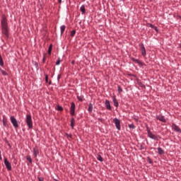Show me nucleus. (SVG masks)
<instances>
[{
	"mask_svg": "<svg viewBox=\"0 0 181 181\" xmlns=\"http://www.w3.org/2000/svg\"><path fill=\"white\" fill-rule=\"evenodd\" d=\"M60 62H62V61L60 60V59H59L57 60V62H56L57 66H59V64H60Z\"/></svg>",
	"mask_w": 181,
	"mask_h": 181,
	"instance_id": "32",
	"label": "nucleus"
},
{
	"mask_svg": "<svg viewBox=\"0 0 181 181\" xmlns=\"http://www.w3.org/2000/svg\"><path fill=\"white\" fill-rule=\"evenodd\" d=\"M129 128H132V129H135V126L134 124H129Z\"/></svg>",
	"mask_w": 181,
	"mask_h": 181,
	"instance_id": "30",
	"label": "nucleus"
},
{
	"mask_svg": "<svg viewBox=\"0 0 181 181\" xmlns=\"http://www.w3.org/2000/svg\"><path fill=\"white\" fill-rule=\"evenodd\" d=\"M74 35H76V30H74L71 32V36L73 37V36H74Z\"/></svg>",
	"mask_w": 181,
	"mask_h": 181,
	"instance_id": "25",
	"label": "nucleus"
},
{
	"mask_svg": "<svg viewBox=\"0 0 181 181\" xmlns=\"http://www.w3.org/2000/svg\"><path fill=\"white\" fill-rule=\"evenodd\" d=\"M74 123H75L74 117H72L71 120V127L72 129L74 128Z\"/></svg>",
	"mask_w": 181,
	"mask_h": 181,
	"instance_id": "15",
	"label": "nucleus"
},
{
	"mask_svg": "<svg viewBox=\"0 0 181 181\" xmlns=\"http://www.w3.org/2000/svg\"><path fill=\"white\" fill-rule=\"evenodd\" d=\"M148 162H149V163H152V160H151V158H149Z\"/></svg>",
	"mask_w": 181,
	"mask_h": 181,
	"instance_id": "39",
	"label": "nucleus"
},
{
	"mask_svg": "<svg viewBox=\"0 0 181 181\" xmlns=\"http://www.w3.org/2000/svg\"><path fill=\"white\" fill-rule=\"evenodd\" d=\"M0 159H2V156L1 155V151H0Z\"/></svg>",
	"mask_w": 181,
	"mask_h": 181,
	"instance_id": "41",
	"label": "nucleus"
},
{
	"mask_svg": "<svg viewBox=\"0 0 181 181\" xmlns=\"http://www.w3.org/2000/svg\"><path fill=\"white\" fill-rule=\"evenodd\" d=\"M27 160H28L30 163H32V158H30V156H27Z\"/></svg>",
	"mask_w": 181,
	"mask_h": 181,
	"instance_id": "26",
	"label": "nucleus"
},
{
	"mask_svg": "<svg viewBox=\"0 0 181 181\" xmlns=\"http://www.w3.org/2000/svg\"><path fill=\"white\" fill-rule=\"evenodd\" d=\"M132 60H133V62H135L138 64H141V62L139 60L136 59L135 58H133Z\"/></svg>",
	"mask_w": 181,
	"mask_h": 181,
	"instance_id": "23",
	"label": "nucleus"
},
{
	"mask_svg": "<svg viewBox=\"0 0 181 181\" xmlns=\"http://www.w3.org/2000/svg\"><path fill=\"white\" fill-rule=\"evenodd\" d=\"M88 111L89 112H93V103H90L89 104V107H88Z\"/></svg>",
	"mask_w": 181,
	"mask_h": 181,
	"instance_id": "16",
	"label": "nucleus"
},
{
	"mask_svg": "<svg viewBox=\"0 0 181 181\" xmlns=\"http://www.w3.org/2000/svg\"><path fill=\"white\" fill-rule=\"evenodd\" d=\"M39 181H43V178L38 177Z\"/></svg>",
	"mask_w": 181,
	"mask_h": 181,
	"instance_id": "38",
	"label": "nucleus"
},
{
	"mask_svg": "<svg viewBox=\"0 0 181 181\" xmlns=\"http://www.w3.org/2000/svg\"><path fill=\"white\" fill-rule=\"evenodd\" d=\"M158 151L160 155H163L165 153V151H163V150L160 147L158 148Z\"/></svg>",
	"mask_w": 181,
	"mask_h": 181,
	"instance_id": "14",
	"label": "nucleus"
},
{
	"mask_svg": "<svg viewBox=\"0 0 181 181\" xmlns=\"http://www.w3.org/2000/svg\"><path fill=\"white\" fill-rule=\"evenodd\" d=\"M97 159H98V160H99L100 162H103V157L101 156V155H98Z\"/></svg>",
	"mask_w": 181,
	"mask_h": 181,
	"instance_id": "19",
	"label": "nucleus"
},
{
	"mask_svg": "<svg viewBox=\"0 0 181 181\" xmlns=\"http://www.w3.org/2000/svg\"><path fill=\"white\" fill-rule=\"evenodd\" d=\"M153 29H154V30H156V32H158V27L154 26V27H153Z\"/></svg>",
	"mask_w": 181,
	"mask_h": 181,
	"instance_id": "35",
	"label": "nucleus"
},
{
	"mask_svg": "<svg viewBox=\"0 0 181 181\" xmlns=\"http://www.w3.org/2000/svg\"><path fill=\"white\" fill-rule=\"evenodd\" d=\"M113 122L115 124L117 129H118V131H120L121 130V121L117 118H115L113 119Z\"/></svg>",
	"mask_w": 181,
	"mask_h": 181,
	"instance_id": "5",
	"label": "nucleus"
},
{
	"mask_svg": "<svg viewBox=\"0 0 181 181\" xmlns=\"http://www.w3.org/2000/svg\"><path fill=\"white\" fill-rule=\"evenodd\" d=\"M4 164L8 170H12V165H11V163L8 161V158H4Z\"/></svg>",
	"mask_w": 181,
	"mask_h": 181,
	"instance_id": "6",
	"label": "nucleus"
},
{
	"mask_svg": "<svg viewBox=\"0 0 181 181\" xmlns=\"http://www.w3.org/2000/svg\"><path fill=\"white\" fill-rule=\"evenodd\" d=\"M25 122L30 129L33 128V122L32 121V115H26Z\"/></svg>",
	"mask_w": 181,
	"mask_h": 181,
	"instance_id": "2",
	"label": "nucleus"
},
{
	"mask_svg": "<svg viewBox=\"0 0 181 181\" xmlns=\"http://www.w3.org/2000/svg\"><path fill=\"white\" fill-rule=\"evenodd\" d=\"M3 124L4 127H6V125H7L6 120H5V119H3Z\"/></svg>",
	"mask_w": 181,
	"mask_h": 181,
	"instance_id": "29",
	"label": "nucleus"
},
{
	"mask_svg": "<svg viewBox=\"0 0 181 181\" xmlns=\"http://www.w3.org/2000/svg\"><path fill=\"white\" fill-rule=\"evenodd\" d=\"M173 127L177 132H180V128H179V127L176 126L175 124H173Z\"/></svg>",
	"mask_w": 181,
	"mask_h": 181,
	"instance_id": "13",
	"label": "nucleus"
},
{
	"mask_svg": "<svg viewBox=\"0 0 181 181\" xmlns=\"http://www.w3.org/2000/svg\"><path fill=\"white\" fill-rule=\"evenodd\" d=\"M113 103H114V105H115L116 107H118V105H119L118 101L117 100V99L115 98H113Z\"/></svg>",
	"mask_w": 181,
	"mask_h": 181,
	"instance_id": "18",
	"label": "nucleus"
},
{
	"mask_svg": "<svg viewBox=\"0 0 181 181\" xmlns=\"http://www.w3.org/2000/svg\"><path fill=\"white\" fill-rule=\"evenodd\" d=\"M147 134L148 138H151V139H154V141H159L160 139V136L152 134L148 127H147Z\"/></svg>",
	"mask_w": 181,
	"mask_h": 181,
	"instance_id": "3",
	"label": "nucleus"
},
{
	"mask_svg": "<svg viewBox=\"0 0 181 181\" xmlns=\"http://www.w3.org/2000/svg\"><path fill=\"white\" fill-rule=\"evenodd\" d=\"M61 78H62V75H58L57 80L59 81Z\"/></svg>",
	"mask_w": 181,
	"mask_h": 181,
	"instance_id": "36",
	"label": "nucleus"
},
{
	"mask_svg": "<svg viewBox=\"0 0 181 181\" xmlns=\"http://www.w3.org/2000/svg\"><path fill=\"white\" fill-rule=\"evenodd\" d=\"M0 66H4V60L2 59V56L0 54Z\"/></svg>",
	"mask_w": 181,
	"mask_h": 181,
	"instance_id": "22",
	"label": "nucleus"
},
{
	"mask_svg": "<svg viewBox=\"0 0 181 181\" xmlns=\"http://www.w3.org/2000/svg\"><path fill=\"white\" fill-rule=\"evenodd\" d=\"M1 74H3V76H8V73H6V71L1 70Z\"/></svg>",
	"mask_w": 181,
	"mask_h": 181,
	"instance_id": "24",
	"label": "nucleus"
},
{
	"mask_svg": "<svg viewBox=\"0 0 181 181\" xmlns=\"http://www.w3.org/2000/svg\"><path fill=\"white\" fill-rule=\"evenodd\" d=\"M77 98L79 101H83V98H81V97L78 96Z\"/></svg>",
	"mask_w": 181,
	"mask_h": 181,
	"instance_id": "34",
	"label": "nucleus"
},
{
	"mask_svg": "<svg viewBox=\"0 0 181 181\" xmlns=\"http://www.w3.org/2000/svg\"><path fill=\"white\" fill-rule=\"evenodd\" d=\"M59 4H62V0H58Z\"/></svg>",
	"mask_w": 181,
	"mask_h": 181,
	"instance_id": "40",
	"label": "nucleus"
},
{
	"mask_svg": "<svg viewBox=\"0 0 181 181\" xmlns=\"http://www.w3.org/2000/svg\"><path fill=\"white\" fill-rule=\"evenodd\" d=\"M37 155H39V149L37 148H33V156L34 158H37Z\"/></svg>",
	"mask_w": 181,
	"mask_h": 181,
	"instance_id": "11",
	"label": "nucleus"
},
{
	"mask_svg": "<svg viewBox=\"0 0 181 181\" xmlns=\"http://www.w3.org/2000/svg\"><path fill=\"white\" fill-rule=\"evenodd\" d=\"M105 104L106 105L107 109L111 111L112 108H111V105L110 104V100H106Z\"/></svg>",
	"mask_w": 181,
	"mask_h": 181,
	"instance_id": "10",
	"label": "nucleus"
},
{
	"mask_svg": "<svg viewBox=\"0 0 181 181\" xmlns=\"http://www.w3.org/2000/svg\"><path fill=\"white\" fill-rule=\"evenodd\" d=\"M1 26L3 35H4L6 37H8L9 30H8V22L6 21V18H3L1 20Z\"/></svg>",
	"mask_w": 181,
	"mask_h": 181,
	"instance_id": "1",
	"label": "nucleus"
},
{
	"mask_svg": "<svg viewBox=\"0 0 181 181\" xmlns=\"http://www.w3.org/2000/svg\"><path fill=\"white\" fill-rule=\"evenodd\" d=\"M52 45H49V49H48L49 54H52Z\"/></svg>",
	"mask_w": 181,
	"mask_h": 181,
	"instance_id": "21",
	"label": "nucleus"
},
{
	"mask_svg": "<svg viewBox=\"0 0 181 181\" xmlns=\"http://www.w3.org/2000/svg\"><path fill=\"white\" fill-rule=\"evenodd\" d=\"M155 25L150 24V28H152V29L154 28Z\"/></svg>",
	"mask_w": 181,
	"mask_h": 181,
	"instance_id": "37",
	"label": "nucleus"
},
{
	"mask_svg": "<svg viewBox=\"0 0 181 181\" xmlns=\"http://www.w3.org/2000/svg\"><path fill=\"white\" fill-rule=\"evenodd\" d=\"M66 138L68 139H72V138H73V136L71 135V134H66Z\"/></svg>",
	"mask_w": 181,
	"mask_h": 181,
	"instance_id": "20",
	"label": "nucleus"
},
{
	"mask_svg": "<svg viewBox=\"0 0 181 181\" xmlns=\"http://www.w3.org/2000/svg\"><path fill=\"white\" fill-rule=\"evenodd\" d=\"M157 119L159 121H161V122H166V119H165V117L162 115L156 116Z\"/></svg>",
	"mask_w": 181,
	"mask_h": 181,
	"instance_id": "9",
	"label": "nucleus"
},
{
	"mask_svg": "<svg viewBox=\"0 0 181 181\" xmlns=\"http://www.w3.org/2000/svg\"><path fill=\"white\" fill-rule=\"evenodd\" d=\"M80 11L82 12V15H84V13H86V6L82 5L81 6Z\"/></svg>",
	"mask_w": 181,
	"mask_h": 181,
	"instance_id": "12",
	"label": "nucleus"
},
{
	"mask_svg": "<svg viewBox=\"0 0 181 181\" xmlns=\"http://www.w3.org/2000/svg\"><path fill=\"white\" fill-rule=\"evenodd\" d=\"M118 91L119 93H122V88H121V86H118Z\"/></svg>",
	"mask_w": 181,
	"mask_h": 181,
	"instance_id": "33",
	"label": "nucleus"
},
{
	"mask_svg": "<svg viewBox=\"0 0 181 181\" xmlns=\"http://www.w3.org/2000/svg\"><path fill=\"white\" fill-rule=\"evenodd\" d=\"M45 81L46 83H48L49 81V76H47V74L45 75Z\"/></svg>",
	"mask_w": 181,
	"mask_h": 181,
	"instance_id": "27",
	"label": "nucleus"
},
{
	"mask_svg": "<svg viewBox=\"0 0 181 181\" xmlns=\"http://www.w3.org/2000/svg\"><path fill=\"white\" fill-rule=\"evenodd\" d=\"M57 110L58 111H63V107L62 106H58Z\"/></svg>",
	"mask_w": 181,
	"mask_h": 181,
	"instance_id": "28",
	"label": "nucleus"
},
{
	"mask_svg": "<svg viewBox=\"0 0 181 181\" xmlns=\"http://www.w3.org/2000/svg\"><path fill=\"white\" fill-rule=\"evenodd\" d=\"M139 46L141 49L142 56L144 57L146 56V50L145 49V46L144 45V44H140Z\"/></svg>",
	"mask_w": 181,
	"mask_h": 181,
	"instance_id": "7",
	"label": "nucleus"
},
{
	"mask_svg": "<svg viewBox=\"0 0 181 181\" xmlns=\"http://www.w3.org/2000/svg\"><path fill=\"white\" fill-rule=\"evenodd\" d=\"M64 30H66V25L61 26V35H63V33H64Z\"/></svg>",
	"mask_w": 181,
	"mask_h": 181,
	"instance_id": "17",
	"label": "nucleus"
},
{
	"mask_svg": "<svg viewBox=\"0 0 181 181\" xmlns=\"http://www.w3.org/2000/svg\"><path fill=\"white\" fill-rule=\"evenodd\" d=\"M75 110H76V105L74 104V102H72L71 105V109H70L71 115H74Z\"/></svg>",
	"mask_w": 181,
	"mask_h": 181,
	"instance_id": "8",
	"label": "nucleus"
},
{
	"mask_svg": "<svg viewBox=\"0 0 181 181\" xmlns=\"http://www.w3.org/2000/svg\"><path fill=\"white\" fill-rule=\"evenodd\" d=\"M42 62H43V63H45V62H46V54H44Z\"/></svg>",
	"mask_w": 181,
	"mask_h": 181,
	"instance_id": "31",
	"label": "nucleus"
},
{
	"mask_svg": "<svg viewBox=\"0 0 181 181\" xmlns=\"http://www.w3.org/2000/svg\"><path fill=\"white\" fill-rule=\"evenodd\" d=\"M11 119V124H13V126L14 127V128H18V127H19V124H18V120L16 119V118H15V117L11 116L10 117Z\"/></svg>",
	"mask_w": 181,
	"mask_h": 181,
	"instance_id": "4",
	"label": "nucleus"
}]
</instances>
